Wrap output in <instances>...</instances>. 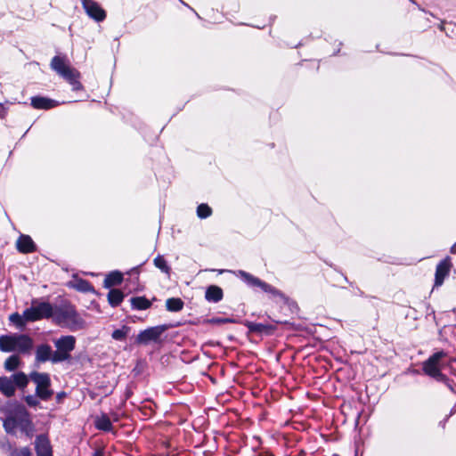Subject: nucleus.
I'll return each mask as SVG.
<instances>
[{
	"label": "nucleus",
	"mask_w": 456,
	"mask_h": 456,
	"mask_svg": "<svg viewBox=\"0 0 456 456\" xmlns=\"http://www.w3.org/2000/svg\"><path fill=\"white\" fill-rule=\"evenodd\" d=\"M67 396V393L64 391H61L56 394L55 400L57 403H61L63 399Z\"/></svg>",
	"instance_id": "e433bc0d"
},
{
	"label": "nucleus",
	"mask_w": 456,
	"mask_h": 456,
	"mask_svg": "<svg viewBox=\"0 0 456 456\" xmlns=\"http://www.w3.org/2000/svg\"><path fill=\"white\" fill-rule=\"evenodd\" d=\"M342 276H343V279H344V281H345L346 282H347V283H348L352 288H354V282L349 281V280L347 279V277H346V275H344L343 273H342Z\"/></svg>",
	"instance_id": "79ce46f5"
},
{
	"label": "nucleus",
	"mask_w": 456,
	"mask_h": 456,
	"mask_svg": "<svg viewBox=\"0 0 456 456\" xmlns=\"http://www.w3.org/2000/svg\"><path fill=\"white\" fill-rule=\"evenodd\" d=\"M67 286L69 288H72L77 291L86 293V292H95L94 286L87 280L78 278L77 276L74 277V280L68 282Z\"/></svg>",
	"instance_id": "f3484780"
},
{
	"label": "nucleus",
	"mask_w": 456,
	"mask_h": 456,
	"mask_svg": "<svg viewBox=\"0 0 456 456\" xmlns=\"http://www.w3.org/2000/svg\"><path fill=\"white\" fill-rule=\"evenodd\" d=\"M256 456H275V455L267 450H262Z\"/></svg>",
	"instance_id": "4c0bfd02"
},
{
	"label": "nucleus",
	"mask_w": 456,
	"mask_h": 456,
	"mask_svg": "<svg viewBox=\"0 0 456 456\" xmlns=\"http://www.w3.org/2000/svg\"><path fill=\"white\" fill-rule=\"evenodd\" d=\"M451 266L452 263L449 256L439 262L436 268L435 286H441L443 284L445 277L449 274Z\"/></svg>",
	"instance_id": "f8f14e48"
},
{
	"label": "nucleus",
	"mask_w": 456,
	"mask_h": 456,
	"mask_svg": "<svg viewBox=\"0 0 456 456\" xmlns=\"http://www.w3.org/2000/svg\"><path fill=\"white\" fill-rule=\"evenodd\" d=\"M9 456H33V454L28 446H24L11 449Z\"/></svg>",
	"instance_id": "473e14b6"
},
{
	"label": "nucleus",
	"mask_w": 456,
	"mask_h": 456,
	"mask_svg": "<svg viewBox=\"0 0 456 456\" xmlns=\"http://www.w3.org/2000/svg\"><path fill=\"white\" fill-rule=\"evenodd\" d=\"M445 355H446L445 352L441 350V351L434 353L428 359L439 364L440 360L442 358H444Z\"/></svg>",
	"instance_id": "c9c22d12"
},
{
	"label": "nucleus",
	"mask_w": 456,
	"mask_h": 456,
	"mask_svg": "<svg viewBox=\"0 0 456 456\" xmlns=\"http://www.w3.org/2000/svg\"><path fill=\"white\" fill-rule=\"evenodd\" d=\"M35 451L37 456H53V449L46 435H38L35 439Z\"/></svg>",
	"instance_id": "9b49d317"
},
{
	"label": "nucleus",
	"mask_w": 456,
	"mask_h": 456,
	"mask_svg": "<svg viewBox=\"0 0 456 456\" xmlns=\"http://www.w3.org/2000/svg\"><path fill=\"white\" fill-rule=\"evenodd\" d=\"M154 265L159 269L163 273L170 275L171 267L167 265L164 256L158 255L153 260Z\"/></svg>",
	"instance_id": "cd10ccee"
},
{
	"label": "nucleus",
	"mask_w": 456,
	"mask_h": 456,
	"mask_svg": "<svg viewBox=\"0 0 456 456\" xmlns=\"http://www.w3.org/2000/svg\"><path fill=\"white\" fill-rule=\"evenodd\" d=\"M11 378H12L14 388H19L24 393L25 388L28 387L30 380L29 374L27 375L23 371H18L12 374Z\"/></svg>",
	"instance_id": "393cba45"
},
{
	"label": "nucleus",
	"mask_w": 456,
	"mask_h": 456,
	"mask_svg": "<svg viewBox=\"0 0 456 456\" xmlns=\"http://www.w3.org/2000/svg\"><path fill=\"white\" fill-rule=\"evenodd\" d=\"M64 80H66L72 88V91H82L84 90V86L80 82L81 74L80 72L76 69H72L67 75H65L62 77Z\"/></svg>",
	"instance_id": "6ab92c4d"
},
{
	"label": "nucleus",
	"mask_w": 456,
	"mask_h": 456,
	"mask_svg": "<svg viewBox=\"0 0 456 456\" xmlns=\"http://www.w3.org/2000/svg\"><path fill=\"white\" fill-rule=\"evenodd\" d=\"M184 306L183 301L179 297H170L166 301L167 310L169 312H180Z\"/></svg>",
	"instance_id": "bb28decb"
},
{
	"label": "nucleus",
	"mask_w": 456,
	"mask_h": 456,
	"mask_svg": "<svg viewBox=\"0 0 456 456\" xmlns=\"http://www.w3.org/2000/svg\"><path fill=\"white\" fill-rule=\"evenodd\" d=\"M86 14L97 22L106 18V12L94 0H80Z\"/></svg>",
	"instance_id": "9d476101"
},
{
	"label": "nucleus",
	"mask_w": 456,
	"mask_h": 456,
	"mask_svg": "<svg viewBox=\"0 0 456 456\" xmlns=\"http://www.w3.org/2000/svg\"><path fill=\"white\" fill-rule=\"evenodd\" d=\"M53 352L50 345L44 343L37 346L35 352V360L37 362L42 363L48 361L53 362Z\"/></svg>",
	"instance_id": "2eb2a0df"
},
{
	"label": "nucleus",
	"mask_w": 456,
	"mask_h": 456,
	"mask_svg": "<svg viewBox=\"0 0 456 456\" xmlns=\"http://www.w3.org/2000/svg\"><path fill=\"white\" fill-rule=\"evenodd\" d=\"M94 427L96 429L103 432H112L113 426L111 419L106 413H102L94 419Z\"/></svg>",
	"instance_id": "412c9836"
},
{
	"label": "nucleus",
	"mask_w": 456,
	"mask_h": 456,
	"mask_svg": "<svg viewBox=\"0 0 456 456\" xmlns=\"http://www.w3.org/2000/svg\"><path fill=\"white\" fill-rule=\"evenodd\" d=\"M131 308L134 311H143L151 307L152 302L145 296L132 297L130 298Z\"/></svg>",
	"instance_id": "4be33fe9"
},
{
	"label": "nucleus",
	"mask_w": 456,
	"mask_h": 456,
	"mask_svg": "<svg viewBox=\"0 0 456 456\" xmlns=\"http://www.w3.org/2000/svg\"><path fill=\"white\" fill-rule=\"evenodd\" d=\"M207 322L210 324L233 323L235 322V320L232 318L213 317L207 320Z\"/></svg>",
	"instance_id": "72a5a7b5"
},
{
	"label": "nucleus",
	"mask_w": 456,
	"mask_h": 456,
	"mask_svg": "<svg viewBox=\"0 0 456 456\" xmlns=\"http://www.w3.org/2000/svg\"><path fill=\"white\" fill-rule=\"evenodd\" d=\"M20 364V359L17 354L10 355L4 362V369L8 371H13Z\"/></svg>",
	"instance_id": "c756f323"
},
{
	"label": "nucleus",
	"mask_w": 456,
	"mask_h": 456,
	"mask_svg": "<svg viewBox=\"0 0 456 456\" xmlns=\"http://www.w3.org/2000/svg\"><path fill=\"white\" fill-rule=\"evenodd\" d=\"M456 412V403L452 406L450 413L444 418V421H447Z\"/></svg>",
	"instance_id": "58836bf2"
},
{
	"label": "nucleus",
	"mask_w": 456,
	"mask_h": 456,
	"mask_svg": "<svg viewBox=\"0 0 456 456\" xmlns=\"http://www.w3.org/2000/svg\"><path fill=\"white\" fill-rule=\"evenodd\" d=\"M112 419H113L114 421H118V414H117V413H113V414H112Z\"/></svg>",
	"instance_id": "c03bdc74"
},
{
	"label": "nucleus",
	"mask_w": 456,
	"mask_h": 456,
	"mask_svg": "<svg viewBox=\"0 0 456 456\" xmlns=\"http://www.w3.org/2000/svg\"><path fill=\"white\" fill-rule=\"evenodd\" d=\"M25 319L28 322H37L43 319H50L53 316V306L48 301H32V305L24 310Z\"/></svg>",
	"instance_id": "0eeeda50"
},
{
	"label": "nucleus",
	"mask_w": 456,
	"mask_h": 456,
	"mask_svg": "<svg viewBox=\"0 0 456 456\" xmlns=\"http://www.w3.org/2000/svg\"><path fill=\"white\" fill-rule=\"evenodd\" d=\"M19 252L23 254L33 253L37 251V245L29 235L21 234L16 242Z\"/></svg>",
	"instance_id": "4468645a"
},
{
	"label": "nucleus",
	"mask_w": 456,
	"mask_h": 456,
	"mask_svg": "<svg viewBox=\"0 0 456 456\" xmlns=\"http://www.w3.org/2000/svg\"><path fill=\"white\" fill-rule=\"evenodd\" d=\"M56 351L53 352V363L69 361L70 353L75 349L76 338L72 335L61 336L54 341Z\"/></svg>",
	"instance_id": "423d86ee"
},
{
	"label": "nucleus",
	"mask_w": 456,
	"mask_h": 456,
	"mask_svg": "<svg viewBox=\"0 0 456 456\" xmlns=\"http://www.w3.org/2000/svg\"><path fill=\"white\" fill-rule=\"evenodd\" d=\"M29 378L36 384L35 395H23L22 400L29 408H37L40 405V400L47 402L53 395L52 381L48 373L36 370L29 373Z\"/></svg>",
	"instance_id": "f03ea898"
},
{
	"label": "nucleus",
	"mask_w": 456,
	"mask_h": 456,
	"mask_svg": "<svg viewBox=\"0 0 456 456\" xmlns=\"http://www.w3.org/2000/svg\"><path fill=\"white\" fill-rule=\"evenodd\" d=\"M51 69L54 70L58 75L63 77L67 75L73 68L66 64L65 59L61 56H54L51 61Z\"/></svg>",
	"instance_id": "a211bd4d"
},
{
	"label": "nucleus",
	"mask_w": 456,
	"mask_h": 456,
	"mask_svg": "<svg viewBox=\"0 0 456 456\" xmlns=\"http://www.w3.org/2000/svg\"><path fill=\"white\" fill-rule=\"evenodd\" d=\"M412 372L413 373H419V370H413Z\"/></svg>",
	"instance_id": "603ef678"
},
{
	"label": "nucleus",
	"mask_w": 456,
	"mask_h": 456,
	"mask_svg": "<svg viewBox=\"0 0 456 456\" xmlns=\"http://www.w3.org/2000/svg\"><path fill=\"white\" fill-rule=\"evenodd\" d=\"M438 382L444 383L453 394H456V384L446 375H444V379L438 380Z\"/></svg>",
	"instance_id": "f704fd0d"
},
{
	"label": "nucleus",
	"mask_w": 456,
	"mask_h": 456,
	"mask_svg": "<svg viewBox=\"0 0 456 456\" xmlns=\"http://www.w3.org/2000/svg\"><path fill=\"white\" fill-rule=\"evenodd\" d=\"M223 289L217 285H209L205 291V299L210 303H218L223 299Z\"/></svg>",
	"instance_id": "aec40b11"
},
{
	"label": "nucleus",
	"mask_w": 456,
	"mask_h": 456,
	"mask_svg": "<svg viewBox=\"0 0 456 456\" xmlns=\"http://www.w3.org/2000/svg\"><path fill=\"white\" fill-rule=\"evenodd\" d=\"M94 456H102L101 452H95Z\"/></svg>",
	"instance_id": "a18cd8bd"
},
{
	"label": "nucleus",
	"mask_w": 456,
	"mask_h": 456,
	"mask_svg": "<svg viewBox=\"0 0 456 456\" xmlns=\"http://www.w3.org/2000/svg\"><path fill=\"white\" fill-rule=\"evenodd\" d=\"M9 321L13 323L18 329L22 330L26 326V323L28 322L27 319H25L24 312L22 315L19 313H13L9 316Z\"/></svg>",
	"instance_id": "c85d7f7f"
},
{
	"label": "nucleus",
	"mask_w": 456,
	"mask_h": 456,
	"mask_svg": "<svg viewBox=\"0 0 456 456\" xmlns=\"http://www.w3.org/2000/svg\"><path fill=\"white\" fill-rule=\"evenodd\" d=\"M439 28H440V30H444V25H441V26L439 27Z\"/></svg>",
	"instance_id": "3c124183"
},
{
	"label": "nucleus",
	"mask_w": 456,
	"mask_h": 456,
	"mask_svg": "<svg viewBox=\"0 0 456 456\" xmlns=\"http://www.w3.org/2000/svg\"><path fill=\"white\" fill-rule=\"evenodd\" d=\"M6 114L5 108L0 103V118H4Z\"/></svg>",
	"instance_id": "ea45409f"
},
{
	"label": "nucleus",
	"mask_w": 456,
	"mask_h": 456,
	"mask_svg": "<svg viewBox=\"0 0 456 456\" xmlns=\"http://www.w3.org/2000/svg\"><path fill=\"white\" fill-rule=\"evenodd\" d=\"M445 423H446V421H444V419L440 422V424L443 425V427L444 426Z\"/></svg>",
	"instance_id": "09e8293b"
},
{
	"label": "nucleus",
	"mask_w": 456,
	"mask_h": 456,
	"mask_svg": "<svg viewBox=\"0 0 456 456\" xmlns=\"http://www.w3.org/2000/svg\"><path fill=\"white\" fill-rule=\"evenodd\" d=\"M438 365V363L427 359L422 364V370L426 375L436 381L443 380L444 379V374L441 372Z\"/></svg>",
	"instance_id": "dca6fc26"
},
{
	"label": "nucleus",
	"mask_w": 456,
	"mask_h": 456,
	"mask_svg": "<svg viewBox=\"0 0 456 456\" xmlns=\"http://www.w3.org/2000/svg\"><path fill=\"white\" fill-rule=\"evenodd\" d=\"M450 253L455 255L456 254V242L452 244V246L450 248Z\"/></svg>",
	"instance_id": "37998d69"
},
{
	"label": "nucleus",
	"mask_w": 456,
	"mask_h": 456,
	"mask_svg": "<svg viewBox=\"0 0 456 456\" xmlns=\"http://www.w3.org/2000/svg\"><path fill=\"white\" fill-rule=\"evenodd\" d=\"M108 302L111 307L118 306L125 298V293L118 289H110L108 293Z\"/></svg>",
	"instance_id": "a878e982"
},
{
	"label": "nucleus",
	"mask_w": 456,
	"mask_h": 456,
	"mask_svg": "<svg viewBox=\"0 0 456 456\" xmlns=\"http://www.w3.org/2000/svg\"><path fill=\"white\" fill-rule=\"evenodd\" d=\"M3 427L7 434L14 435L16 429L28 437H32L35 430L30 414L23 404L15 403L13 408L7 411L6 417L3 420Z\"/></svg>",
	"instance_id": "f257e3e1"
},
{
	"label": "nucleus",
	"mask_w": 456,
	"mask_h": 456,
	"mask_svg": "<svg viewBox=\"0 0 456 456\" xmlns=\"http://www.w3.org/2000/svg\"><path fill=\"white\" fill-rule=\"evenodd\" d=\"M131 330V327L123 325L120 329L113 330L111 338L117 341H123Z\"/></svg>",
	"instance_id": "7c9ffc66"
},
{
	"label": "nucleus",
	"mask_w": 456,
	"mask_h": 456,
	"mask_svg": "<svg viewBox=\"0 0 456 456\" xmlns=\"http://www.w3.org/2000/svg\"><path fill=\"white\" fill-rule=\"evenodd\" d=\"M53 321L60 327L66 328L70 331H77L86 327L84 318L78 314L75 305L70 303H64L53 306Z\"/></svg>",
	"instance_id": "7ed1b4c3"
},
{
	"label": "nucleus",
	"mask_w": 456,
	"mask_h": 456,
	"mask_svg": "<svg viewBox=\"0 0 456 456\" xmlns=\"http://www.w3.org/2000/svg\"><path fill=\"white\" fill-rule=\"evenodd\" d=\"M191 10L195 12V14H196V16H197L198 18H200V15H199V13H197L193 9H191Z\"/></svg>",
	"instance_id": "8fccbe9b"
},
{
	"label": "nucleus",
	"mask_w": 456,
	"mask_h": 456,
	"mask_svg": "<svg viewBox=\"0 0 456 456\" xmlns=\"http://www.w3.org/2000/svg\"><path fill=\"white\" fill-rule=\"evenodd\" d=\"M167 328L166 324L149 327L139 332L135 338L134 343L143 346L149 345L151 342L159 343L160 342L162 334Z\"/></svg>",
	"instance_id": "6e6552de"
},
{
	"label": "nucleus",
	"mask_w": 456,
	"mask_h": 456,
	"mask_svg": "<svg viewBox=\"0 0 456 456\" xmlns=\"http://www.w3.org/2000/svg\"><path fill=\"white\" fill-rule=\"evenodd\" d=\"M243 324L247 327L248 333L256 334L260 338L273 336L277 330L276 325L272 323L245 321Z\"/></svg>",
	"instance_id": "1a4fd4ad"
},
{
	"label": "nucleus",
	"mask_w": 456,
	"mask_h": 456,
	"mask_svg": "<svg viewBox=\"0 0 456 456\" xmlns=\"http://www.w3.org/2000/svg\"><path fill=\"white\" fill-rule=\"evenodd\" d=\"M197 216L200 219H206L212 215V208L206 203H201L197 207Z\"/></svg>",
	"instance_id": "2f4dec72"
},
{
	"label": "nucleus",
	"mask_w": 456,
	"mask_h": 456,
	"mask_svg": "<svg viewBox=\"0 0 456 456\" xmlns=\"http://www.w3.org/2000/svg\"><path fill=\"white\" fill-rule=\"evenodd\" d=\"M33 345V339L28 334L11 333L0 336V351L4 353L18 352L21 354H28Z\"/></svg>",
	"instance_id": "39448f33"
},
{
	"label": "nucleus",
	"mask_w": 456,
	"mask_h": 456,
	"mask_svg": "<svg viewBox=\"0 0 456 456\" xmlns=\"http://www.w3.org/2000/svg\"><path fill=\"white\" fill-rule=\"evenodd\" d=\"M0 392L6 397H12L15 395V388L12 378L0 377Z\"/></svg>",
	"instance_id": "5701e85b"
},
{
	"label": "nucleus",
	"mask_w": 456,
	"mask_h": 456,
	"mask_svg": "<svg viewBox=\"0 0 456 456\" xmlns=\"http://www.w3.org/2000/svg\"><path fill=\"white\" fill-rule=\"evenodd\" d=\"M30 101L31 106L37 110H51L59 105L57 101L40 95L31 97Z\"/></svg>",
	"instance_id": "ddd939ff"
},
{
	"label": "nucleus",
	"mask_w": 456,
	"mask_h": 456,
	"mask_svg": "<svg viewBox=\"0 0 456 456\" xmlns=\"http://www.w3.org/2000/svg\"><path fill=\"white\" fill-rule=\"evenodd\" d=\"M124 280L123 273L119 271H112L108 273L103 281V287L111 289L114 286L119 285Z\"/></svg>",
	"instance_id": "b1692460"
},
{
	"label": "nucleus",
	"mask_w": 456,
	"mask_h": 456,
	"mask_svg": "<svg viewBox=\"0 0 456 456\" xmlns=\"http://www.w3.org/2000/svg\"><path fill=\"white\" fill-rule=\"evenodd\" d=\"M428 314H432L435 317V311L432 309Z\"/></svg>",
	"instance_id": "49530a36"
},
{
	"label": "nucleus",
	"mask_w": 456,
	"mask_h": 456,
	"mask_svg": "<svg viewBox=\"0 0 456 456\" xmlns=\"http://www.w3.org/2000/svg\"><path fill=\"white\" fill-rule=\"evenodd\" d=\"M180 1L183 3V5H186V6H188L190 9H191V7H190L186 3L183 2L182 0H180Z\"/></svg>",
	"instance_id": "de8ad7c7"
},
{
	"label": "nucleus",
	"mask_w": 456,
	"mask_h": 456,
	"mask_svg": "<svg viewBox=\"0 0 456 456\" xmlns=\"http://www.w3.org/2000/svg\"><path fill=\"white\" fill-rule=\"evenodd\" d=\"M355 295H358L359 297H363L364 296V292L362 290H361L358 287H355Z\"/></svg>",
	"instance_id": "a19ab883"
},
{
	"label": "nucleus",
	"mask_w": 456,
	"mask_h": 456,
	"mask_svg": "<svg viewBox=\"0 0 456 456\" xmlns=\"http://www.w3.org/2000/svg\"><path fill=\"white\" fill-rule=\"evenodd\" d=\"M238 276L250 288H259L262 291L270 294L273 297H278L284 305L293 312L297 309V304L293 299L286 296L281 290L273 287V285L262 281L261 279L254 276L253 274L243 271H238Z\"/></svg>",
	"instance_id": "20e7f679"
}]
</instances>
